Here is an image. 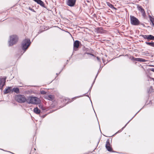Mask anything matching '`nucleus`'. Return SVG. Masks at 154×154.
<instances>
[{
  "instance_id": "nucleus-1",
  "label": "nucleus",
  "mask_w": 154,
  "mask_h": 154,
  "mask_svg": "<svg viewBox=\"0 0 154 154\" xmlns=\"http://www.w3.org/2000/svg\"><path fill=\"white\" fill-rule=\"evenodd\" d=\"M19 38L16 35H10L8 41L9 46H11L17 43L18 42Z\"/></svg>"
},
{
  "instance_id": "nucleus-2",
  "label": "nucleus",
  "mask_w": 154,
  "mask_h": 154,
  "mask_svg": "<svg viewBox=\"0 0 154 154\" xmlns=\"http://www.w3.org/2000/svg\"><path fill=\"white\" fill-rule=\"evenodd\" d=\"M31 43L29 39H25L24 40L22 43V47L23 50L24 51V53L29 47Z\"/></svg>"
},
{
  "instance_id": "nucleus-3",
  "label": "nucleus",
  "mask_w": 154,
  "mask_h": 154,
  "mask_svg": "<svg viewBox=\"0 0 154 154\" xmlns=\"http://www.w3.org/2000/svg\"><path fill=\"white\" fill-rule=\"evenodd\" d=\"M16 100L20 103H23L26 101V99L24 95H17L15 97Z\"/></svg>"
},
{
  "instance_id": "nucleus-4",
  "label": "nucleus",
  "mask_w": 154,
  "mask_h": 154,
  "mask_svg": "<svg viewBox=\"0 0 154 154\" xmlns=\"http://www.w3.org/2000/svg\"><path fill=\"white\" fill-rule=\"evenodd\" d=\"M131 24L134 26H137L140 24V22L134 16H130Z\"/></svg>"
},
{
  "instance_id": "nucleus-5",
  "label": "nucleus",
  "mask_w": 154,
  "mask_h": 154,
  "mask_svg": "<svg viewBox=\"0 0 154 154\" xmlns=\"http://www.w3.org/2000/svg\"><path fill=\"white\" fill-rule=\"evenodd\" d=\"M26 101L29 104H36L37 98L32 97H29L26 99Z\"/></svg>"
},
{
  "instance_id": "nucleus-6",
  "label": "nucleus",
  "mask_w": 154,
  "mask_h": 154,
  "mask_svg": "<svg viewBox=\"0 0 154 154\" xmlns=\"http://www.w3.org/2000/svg\"><path fill=\"white\" fill-rule=\"evenodd\" d=\"M76 0H66V5L70 7L74 6Z\"/></svg>"
},
{
  "instance_id": "nucleus-7",
  "label": "nucleus",
  "mask_w": 154,
  "mask_h": 154,
  "mask_svg": "<svg viewBox=\"0 0 154 154\" xmlns=\"http://www.w3.org/2000/svg\"><path fill=\"white\" fill-rule=\"evenodd\" d=\"M6 78H0V89L2 90L3 87L5 84Z\"/></svg>"
},
{
  "instance_id": "nucleus-8",
  "label": "nucleus",
  "mask_w": 154,
  "mask_h": 154,
  "mask_svg": "<svg viewBox=\"0 0 154 154\" xmlns=\"http://www.w3.org/2000/svg\"><path fill=\"white\" fill-rule=\"evenodd\" d=\"M39 108L41 109H39V116H41V115L40 114V113L41 112H46L48 109V108H46L45 107H44L42 106L39 102Z\"/></svg>"
},
{
  "instance_id": "nucleus-9",
  "label": "nucleus",
  "mask_w": 154,
  "mask_h": 154,
  "mask_svg": "<svg viewBox=\"0 0 154 154\" xmlns=\"http://www.w3.org/2000/svg\"><path fill=\"white\" fill-rule=\"evenodd\" d=\"M138 10L140 11L142 14V15L143 17L146 16V13L144 10L142 8L141 6H138L137 7Z\"/></svg>"
},
{
  "instance_id": "nucleus-10",
  "label": "nucleus",
  "mask_w": 154,
  "mask_h": 154,
  "mask_svg": "<svg viewBox=\"0 0 154 154\" xmlns=\"http://www.w3.org/2000/svg\"><path fill=\"white\" fill-rule=\"evenodd\" d=\"M80 43V42L78 40H76L74 42L73 46L74 50L76 51V49L79 48Z\"/></svg>"
},
{
  "instance_id": "nucleus-11",
  "label": "nucleus",
  "mask_w": 154,
  "mask_h": 154,
  "mask_svg": "<svg viewBox=\"0 0 154 154\" xmlns=\"http://www.w3.org/2000/svg\"><path fill=\"white\" fill-rule=\"evenodd\" d=\"M46 98L48 100H54V96L53 95H49L47 96Z\"/></svg>"
},
{
  "instance_id": "nucleus-12",
  "label": "nucleus",
  "mask_w": 154,
  "mask_h": 154,
  "mask_svg": "<svg viewBox=\"0 0 154 154\" xmlns=\"http://www.w3.org/2000/svg\"><path fill=\"white\" fill-rule=\"evenodd\" d=\"M106 4H107V5L109 8H111L112 9H115V10H116V8H115V7H114V6L112 4H111L109 2H106Z\"/></svg>"
},
{
  "instance_id": "nucleus-13",
  "label": "nucleus",
  "mask_w": 154,
  "mask_h": 154,
  "mask_svg": "<svg viewBox=\"0 0 154 154\" xmlns=\"http://www.w3.org/2000/svg\"><path fill=\"white\" fill-rule=\"evenodd\" d=\"M150 20L151 22L152 25L154 26V18L152 17L150 15H149Z\"/></svg>"
},
{
  "instance_id": "nucleus-14",
  "label": "nucleus",
  "mask_w": 154,
  "mask_h": 154,
  "mask_svg": "<svg viewBox=\"0 0 154 154\" xmlns=\"http://www.w3.org/2000/svg\"><path fill=\"white\" fill-rule=\"evenodd\" d=\"M145 43L146 45L150 46L152 47H154V42H146Z\"/></svg>"
},
{
  "instance_id": "nucleus-15",
  "label": "nucleus",
  "mask_w": 154,
  "mask_h": 154,
  "mask_svg": "<svg viewBox=\"0 0 154 154\" xmlns=\"http://www.w3.org/2000/svg\"><path fill=\"white\" fill-rule=\"evenodd\" d=\"M39 5L43 8H46V6L44 3L41 0H39Z\"/></svg>"
},
{
  "instance_id": "nucleus-16",
  "label": "nucleus",
  "mask_w": 154,
  "mask_h": 154,
  "mask_svg": "<svg viewBox=\"0 0 154 154\" xmlns=\"http://www.w3.org/2000/svg\"><path fill=\"white\" fill-rule=\"evenodd\" d=\"M11 87H8V88L6 89L4 91V94H6L10 92L11 91Z\"/></svg>"
},
{
  "instance_id": "nucleus-17",
  "label": "nucleus",
  "mask_w": 154,
  "mask_h": 154,
  "mask_svg": "<svg viewBox=\"0 0 154 154\" xmlns=\"http://www.w3.org/2000/svg\"><path fill=\"white\" fill-rule=\"evenodd\" d=\"M141 36L145 39L149 40V35H141Z\"/></svg>"
},
{
  "instance_id": "nucleus-18",
  "label": "nucleus",
  "mask_w": 154,
  "mask_h": 154,
  "mask_svg": "<svg viewBox=\"0 0 154 154\" xmlns=\"http://www.w3.org/2000/svg\"><path fill=\"white\" fill-rule=\"evenodd\" d=\"M13 91H14V92L16 93L17 94L19 93L20 92L19 89L18 88H14L13 89Z\"/></svg>"
},
{
  "instance_id": "nucleus-19",
  "label": "nucleus",
  "mask_w": 154,
  "mask_h": 154,
  "mask_svg": "<svg viewBox=\"0 0 154 154\" xmlns=\"http://www.w3.org/2000/svg\"><path fill=\"white\" fill-rule=\"evenodd\" d=\"M147 60H145L144 59L141 58H138V62H145Z\"/></svg>"
},
{
  "instance_id": "nucleus-20",
  "label": "nucleus",
  "mask_w": 154,
  "mask_h": 154,
  "mask_svg": "<svg viewBox=\"0 0 154 154\" xmlns=\"http://www.w3.org/2000/svg\"><path fill=\"white\" fill-rule=\"evenodd\" d=\"M34 112L36 114H38V109L36 107L34 109Z\"/></svg>"
},
{
  "instance_id": "nucleus-21",
  "label": "nucleus",
  "mask_w": 154,
  "mask_h": 154,
  "mask_svg": "<svg viewBox=\"0 0 154 154\" xmlns=\"http://www.w3.org/2000/svg\"><path fill=\"white\" fill-rule=\"evenodd\" d=\"M106 147L108 151L110 152L112 150V149L110 146H106Z\"/></svg>"
},
{
  "instance_id": "nucleus-22",
  "label": "nucleus",
  "mask_w": 154,
  "mask_h": 154,
  "mask_svg": "<svg viewBox=\"0 0 154 154\" xmlns=\"http://www.w3.org/2000/svg\"><path fill=\"white\" fill-rule=\"evenodd\" d=\"M149 40H154V36L152 35H149Z\"/></svg>"
},
{
  "instance_id": "nucleus-23",
  "label": "nucleus",
  "mask_w": 154,
  "mask_h": 154,
  "mask_svg": "<svg viewBox=\"0 0 154 154\" xmlns=\"http://www.w3.org/2000/svg\"><path fill=\"white\" fill-rule=\"evenodd\" d=\"M131 60L132 61H138V58H135L134 57H132L131 58Z\"/></svg>"
},
{
  "instance_id": "nucleus-24",
  "label": "nucleus",
  "mask_w": 154,
  "mask_h": 154,
  "mask_svg": "<svg viewBox=\"0 0 154 154\" xmlns=\"http://www.w3.org/2000/svg\"><path fill=\"white\" fill-rule=\"evenodd\" d=\"M110 144L109 140H108L106 141V147L108 146H110Z\"/></svg>"
},
{
  "instance_id": "nucleus-25",
  "label": "nucleus",
  "mask_w": 154,
  "mask_h": 154,
  "mask_svg": "<svg viewBox=\"0 0 154 154\" xmlns=\"http://www.w3.org/2000/svg\"><path fill=\"white\" fill-rule=\"evenodd\" d=\"M97 60L98 61V63H99V64L101 66V61L100 60V58L99 57H97Z\"/></svg>"
},
{
  "instance_id": "nucleus-26",
  "label": "nucleus",
  "mask_w": 154,
  "mask_h": 154,
  "mask_svg": "<svg viewBox=\"0 0 154 154\" xmlns=\"http://www.w3.org/2000/svg\"><path fill=\"white\" fill-rule=\"evenodd\" d=\"M97 75H98V73H97V75H96V77H95V79H94V81L93 82V83H92V85H91V87L90 88V90L91 89V88H92V86L93 85V84H94V82H95V80H96V78H97Z\"/></svg>"
},
{
  "instance_id": "nucleus-27",
  "label": "nucleus",
  "mask_w": 154,
  "mask_h": 154,
  "mask_svg": "<svg viewBox=\"0 0 154 154\" xmlns=\"http://www.w3.org/2000/svg\"><path fill=\"white\" fill-rule=\"evenodd\" d=\"M129 123V122H128L126 124V125L124 127H123L121 130H120L119 131L117 132V133L119 132H120V131H121L124 128L126 127V126L127 125V124Z\"/></svg>"
},
{
  "instance_id": "nucleus-28",
  "label": "nucleus",
  "mask_w": 154,
  "mask_h": 154,
  "mask_svg": "<svg viewBox=\"0 0 154 154\" xmlns=\"http://www.w3.org/2000/svg\"><path fill=\"white\" fill-rule=\"evenodd\" d=\"M40 93L42 94H45L46 93V92L43 90H40Z\"/></svg>"
},
{
  "instance_id": "nucleus-29",
  "label": "nucleus",
  "mask_w": 154,
  "mask_h": 154,
  "mask_svg": "<svg viewBox=\"0 0 154 154\" xmlns=\"http://www.w3.org/2000/svg\"><path fill=\"white\" fill-rule=\"evenodd\" d=\"M102 60L103 63H104V65H105L107 63H105V60L104 59H103V58H102Z\"/></svg>"
},
{
  "instance_id": "nucleus-30",
  "label": "nucleus",
  "mask_w": 154,
  "mask_h": 154,
  "mask_svg": "<svg viewBox=\"0 0 154 154\" xmlns=\"http://www.w3.org/2000/svg\"><path fill=\"white\" fill-rule=\"evenodd\" d=\"M85 54H87L88 55H92V56H94V54H91V53H87Z\"/></svg>"
},
{
  "instance_id": "nucleus-31",
  "label": "nucleus",
  "mask_w": 154,
  "mask_h": 154,
  "mask_svg": "<svg viewBox=\"0 0 154 154\" xmlns=\"http://www.w3.org/2000/svg\"><path fill=\"white\" fill-rule=\"evenodd\" d=\"M150 70L154 72V68H151L150 69Z\"/></svg>"
},
{
  "instance_id": "nucleus-32",
  "label": "nucleus",
  "mask_w": 154,
  "mask_h": 154,
  "mask_svg": "<svg viewBox=\"0 0 154 154\" xmlns=\"http://www.w3.org/2000/svg\"><path fill=\"white\" fill-rule=\"evenodd\" d=\"M36 2H37L38 4V0H33Z\"/></svg>"
},
{
  "instance_id": "nucleus-33",
  "label": "nucleus",
  "mask_w": 154,
  "mask_h": 154,
  "mask_svg": "<svg viewBox=\"0 0 154 154\" xmlns=\"http://www.w3.org/2000/svg\"><path fill=\"white\" fill-rule=\"evenodd\" d=\"M46 115H47V114H46L45 115H44L42 116H41V117H42L43 118H44L46 116Z\"/></svg>"
},
{
  "instance_id": "nucleus-34",
  "label": "nucleus",
  "mask_w": 154,
  "mask_h": 154,
  "mask_svg": "<svg viewBox=\"0 0 154 154\" xmlns=\"http://www.w3.org/2000/svg\"><path fill=\"white\" fill-rule=\"evenodd\" d=\"M81 96H78V97H75L73 98V99H75V98H76V97H81Z\"/></svg>"
},
{
  "instance_id": "nucleus-35",
  "label": "nucleus",
  "mask_w": 154,
  "mask_h": 154,
  "mask_svg": "<svg viewBox=\"0 0 154 154\" xmlns=\"http://www.w3.org/2000/svg\"><path fill=\"white\" fill-rule=\"evenodd\" d=\"M131 119H131L128 122H129L131 121Z\"/></svg>"
},
{
  "instance_id": "nucleus-36",
  "label": "nucleus",
  "mask_w": 154,
  "mask_h": 154,
  "mask_svg": "<svg viewBox=\"0 0 154 154\" xmlns=\"http://www.w3.org/2000/svg\"><path fill=\"white\" fill-rule=\"evenodd\" d=\"M62 70L60 71V72H59V74L61 72Z\"/></svg>"
},
{
  "instance_id": "nucleus-37",
  "label": "nucleus",
  "mask_w": 154,
  "mask_h": 154,
  "mask_svg": "<svg viewBox=\"0 0 154 154\" xmlns=\"http://www.w3.org/2000/svg\"><path fill=\"white\" fill-rule=\"evenodd\" d=\"M58 73H56V75H58Z\"/></svg>"
},
{
  "instance_id": "nucleus-38",
  "label": "nucleus",
  "mask_w": 154,
  "mask_h": 154,
  "mask_svg": "<svg viewBox=\"0 0 154 154\" xmlns=\"http://www.w3.org/2000/svg\"><path fill=\"white\" fill-rule=\"evenodd\" d=\"M142 25H144V24H142Z\"/></svg>"
}]
</instances>
